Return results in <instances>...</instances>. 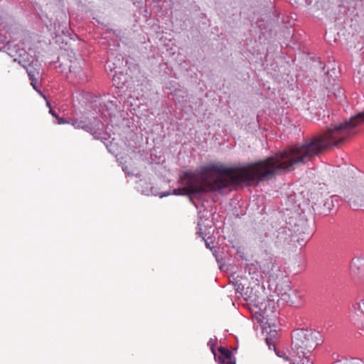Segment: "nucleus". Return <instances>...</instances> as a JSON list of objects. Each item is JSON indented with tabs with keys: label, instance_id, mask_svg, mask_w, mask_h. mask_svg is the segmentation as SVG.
Returning <instances> with one entry per match:
<instances>
[{
	"label": "nucleus",
	"instance_id": "f257e3e1",
	"mask_svg": "<svg viewBox=\"0 0 364 364\" xmlns=\"http://www.w3.org/2000/svg\"><path fill=\"white\" fill-rule=\"evenodd\" d=\"M296 146L283 152L246 166L230 168L222 164L201 167L197 171H186L180 178L182 188L173 191L175 195L197 194L219 191L232 184L262 181L283 170L301 164Z\"/></svg>",
	"mask_w": 364,
	"mask_h": 364
},
{
	"label": "nucleus",
	"instance_id": "f03ea898",
	"mask_svg": "<svg viewBox=\"0 0 364 364\" xmlns=\"http://www.w3.org/2000/svg\"><path fill=\"white\" fill-rule=\"evenodd\" d=\"M364 123V112L351 117L349 120L328 128L322 134L309 142L296 145L299 161L305 164L326 148L338 146L348 137L354 135L355 129Z\"/></svg>",
	"mask_w": 364,
	"mask_h": 364
},
{
	"label": "nucleus",
	"instance_id": "7ed1b4c3",
	"mask_svg": "<svg viewBox=\"0 0 364 364\" xmlns=\"http://www.w3.org/2000/svg\"><path fill=\"white\" fill-rule=\"evenodd\" d=\"M321 341V335L313 330L297 329L292 335V350L294 361L291 364H313L307 354Z\"/></svg>",
	"mask_w": 364,
	"mask_h": 364
},
{
	"label": "nucleus",
	"instance_id": "20e7f679",
	"mask_svg": "<svg viewBox=\"0 0 364 364\" xmlns=\"http://www.w3.org/2000/svg\"><path fill=\"white\" fill-rule=\"evenodd\" d=\"M352 278L358 282H364V258L353 259L350 265Z\"/></svg>",
	"mask_w": 364,
	"mask_h": 364
},
{
	"label": "nucleus",
	"instance_id": "39448f33",
	"mask_svg": "<svg viewBox=\"0 0 364 364\" xmlns=\"http://www.w3.org/2000/svg\"><path fill=\"white\" fill-rule=\"evenodd\" d=\"M277 268L275 260L271 257L265 258L259 264V269L262 273L269 277H273Z\"/></svg>",
	"mask_w": 364,
	"mask_h": 364
},
{
	"label": "nucleus",
	"instance_id": "423d86ee",
	"mask_svg": "<svg viewBox=\"0 0 364 364\" xmlns=\"http://www.w3.org/2000/svg\"><path fill=\"white\" fill-rule=\"evenodd\" d=\"M70 77L76 79L77 83H82L87 81L85 73L78 63H74L70 65Z\"/></svg>",
	"mask_w": 364,
	"mask_h": 364
},
{
	"label": "nucleus",
	"instance_id": "0eeeda50",
	"mask_svg": "<svg viewBox=\"0 0 364 364\" xmlns=\"http://www.w3.org/2000/svg\"><path fill=\"white\" fill-rule=\"evenodd\" d=\"M218 350L220 353L218 357L220 364H236L232 353L230 350L223 347H219Z\"/></svg>",
	"mask_w": 364,
	"mask_h": 364
},
{
	"label": "nucleus",
	"instance_id": "6e6552de",
	"mask_svg": "<svg viewBox=\"0 0 364 364\" xmlns=\"http://www.w3.org/2000/svg\"><path fill=\"white\" fill-rule=\"evenodd\" d=\"M283 296V299L291 306L299 307L303 304L302 296L295 291H292L290 294H284Z\"/></svg>",
	"mask_w": 364,
	"mask_h": 364
},
{
	"label": "nucleus",
	"instance_id": "1a4fd4ad",
	"mask_svg": "<svg viewBox=\"0 0 364 364\" xmlns=\"http://www.w3.org/2000/svg\"><path fill=\"white\" fill-rule=\"evenodd\" d=\"M26 70L27 68H31V71L35 74V77H36L39 75V64L38 60L32 61L31 63L28 64V65H26L25 64H22L21 61L20 60L18 62Z\"/></svg>",
	"mask_w": 364,
	"mask_h": 364
},
{
	"label": "nucleus",
	"instance_id": "9d476101",
	"mask_svg": "<svg viewBox=\"0 0 364 364\" xmlns=\"http://www.w3.org/2000/svg\"><path fill=\"white\" fill-rule=\"evenodd\" d=\"M277 335V332L275 331H271L269 336H267L265 338L266 343L267 346H269V348L271 349V347L272 346L274 349L276 350L275 348V337Z\"/></svg>",
	"mask_w": 364,
	"mask_h": 364
},
{
	"label": "nucleus",
	"instance_id": "9b49d317",
	"mask_svg": "<svg viewBox=\"0 0 364 364\" xmlns=\"http://www.w3.org/2000/svg\"><path fill=\"white\" fill-rule=\"evenodd\" d=\"M26 72H27L29 79L31 80V85H32V87H33L34 90L38 91V90L36 87L37 77H35V74L31 71L30 68H26Z\"/></svg>",
	"mask_w": 364,
	"mask_h": 364
},
{
	"label": "nucleus",
	"instance_id": "f8f14e48",
	"mask_svg": "<svg viewBox=\"0 0 364 364\" xmlns=\"http://www.w3.org/2000/svg\"><path fill=\"white\" fill-rule=\"evenodd\" d=\"M277 355L281 358H282L284 360H287V361H289V360H291V363L290 364L294 361V357H292L293 355H296L295 353H294V352L292 353L291 354V358H289L287 354L285 353H281V352H277Z\"/></svg>",
	"mask_w": 364,
	"mask_h": 364
},
{
	"label": "nucleus",
	"instance_id": "ddd939ff",
	"mask_svg": "<svg viewBox=\"0 0 364 364\" xmlns=\"http://www.w3.org/2000/svg\"><path fill=\"white\" fill-rule=\"evenodd\" d=\"M73 125L75 128L86 129V126L84 124L83 122L76 121L73 123Z\"/></svg>",
	"mask_w": 364,
	"mask_h": 364
},
{
	"label": "nucleus",
	"instance_id": "4468645a",
	"mask_svg": "<svg viewBox=\"0 0 364 364\" xmlns=\"http://www.w3.org/2000/svg\"><path fill=\"white\" fill-rule=\"evenodd\" d=\"M358 309L364 315V299L361 300L360 302L358 303Z\"/></svg>",
	"mask_w": 364,
	"mask_h": 364
},
{
	"label": "nucleus",
	"instance_id": "2eb2a0df",
	"mask_svg": "<svg viewBox=\"0 0 364 364\" xmlns=\"http://www.w3.org/2000/svg\"><path fill=\"white\" fill-rule=\"evenodd\" d=\"M47 105L50 107V111L49 112L54 117L56 118V117L58 116L55 112L53 110V109L50 107V102L48 101H47Z\"/></svg>",
	"mask_w": 364,
	"mask_h": 364
},
{
	"label": "nucleus",
	"instance_id": "dca6fc26",
	"mask_svg": "<svg viewBox=\"0 0 364 364\" xmlns=\"http://www.w3.org/2000/svg\"><path fill=\"white\" fill-rule=\"evenodd\" d=\"M56 119H58V123L59 124H65L66 123V122L63 119H62L61 117H60L58 116L56 117Z\"/></svg>",
	"mask_w": 364,
	"mask_h": 364
},
{
	"label": "nucleus",
	"instance_id": "f3484780",
	"mask_svg": "<svg viewBox=\"0 0 364 364\" xmlns=\"http://www.w3.org/2000/svg\"><path fill=\"white\" fill-rule=\"evenodd\" d=\"M37 92H39V93L42 95V97H43V98H46V96H45L44 95H43V94H42V92H41V91L38 90Z\"/></svg>",
	"mask_w": 364,
	"mask_h": 364
},
{
	"label": "nucleus",
	"instance_id": "a211bd4d",
	"mask_svg": "<svg viewBox=\"0 0 364 364\" xmlns=\"http://www.w3.org/2000/svg\"><path fill=\"white\" fill-rule=\"evenodd\" d=\"M37 92H39V93L42 95V97H43V98H46V96H45L44 95H43V94H42V92H41V91L38 90Z\"/></svg>",
	"mask_w": 364,
	"mask_h": 364
},
{
	"label": "nucleus",
	"instance_id": "6ab92c4d",
	"mask_svg": "<svg viewBox=\"0 0 364 364\" xmlns=\"http://www.w3.org/2000/svg\"><path fill=\"white\" fill-rule=\"evenodd\" d=\"M37 92H39V93L42 95V97H43V98H46V96H45L44 95H43V94H42V92H41V91L38 90Z\"/></svg>",
	"mask_w": 364,
	"mask_h": 364
}]
</instances>
